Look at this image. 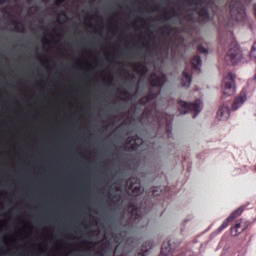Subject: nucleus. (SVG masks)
<instances>
[{
	"mask_svg": "<svg viewBox=\"0 0 256 256\" xmlns=\"http://www.w3.org/2000/svg\"><path fill=\"white\" fill-rule=\"evenodd\" d=\"M148 81L152 88L149 89L146 96L139 99V105L145 106L147 103H150V101H153L159 97L161 94V87L167 83V76H165L163 73L157 74L154 72L150 75Z\"/></svg>",
	"mask_w": 256,
	"mask_h": 256,
	"instance_id": "1",
	"label": "nucleus"
},
{
	"mask_svg": "<svg viewBox=\"0 0 256 256\" xmlns=\"http://www.w3.org/2000/svg\"><path fill=\"white\" fill-rule=\"evenodd\" d=\"M128 213H129V219L127 221L128 227H136L138 229H141V227H145L148 222L145 224H142L143 222V213L141 212V208L136 207L135 204L129 203L128 206Z\"/></svg>",
	"mask_w": 256,
	"mask_h": 256,
	"instance_id": "2",
	"label": "nucleus"
},
{
	"mask_svg": "<svg viewBox=\"0 0 256 256\" xmlns=\"http://www.w3.org/2000/svg\"><path fill=\"white\" fill-rule=\"evenodd\" d=\"M229 9L231 18L234 19V21H245L247 13L245 12V5H243L241 1L231 0L229 2Z\"/></svg>",
	"mask_w": 256,
	"mask_h": 256,
	"instance_id": "3",
	"label": "nucleus"
},
{
	"mask_svg": "<svg viewBox=\"0 0 256 256\" xmlns=\"http://www.w3.org/2000/svg\"><path fill=\"white\" fill-rule=\"evenodd\" d=\"M201 103L200 99H196L193 103L180 100L178 101V111L183 115L192 111L193 118L195 119V117L201 113Z\"/></svg>",
	"mask_w": 256,
	"mask_h": 256,
	"instance_id": "4",
	"label": "nucleus"
},
{
	"mask_svg": "<svg viewBox=\"0 0 256 256\" xmlns=\"http://www.w3.org/2000/svg\"><path fill=\"white\" fill-rule=\"evenodd\" d=\"M194 5V11L198 15L200 23H209L211 14L209 13V6L205 5V0H196Z\"/></svg>",
	"mask_w": 256,
	"mask_h": 256,
	"instance_id": "5",
	"label": "nucleus"
},
{
	"mask_svg": "<svg viewBox=\"0 0 256 256\" xmlns=\"http://www.w3.org/2000/svg\"><path fill=\"white\" fill-rule=\"evenodd\" d=\"M237 91L235 87V75L233 73H228L222 82V93L227 97H231V95H235Z\"/></svg>",
	"mask_w": 256,
	"mask_h": 256,
	"instance_id": "6",
	"label": "nucleus"
},
{
	"mask_svg": "<svg viewBox=\"0 0 256 256\" xmlns=\"http://www.w3.org/2000/svg\"><path fill=\"white\" fill-rule=\"evenodd\" d=\"M126 185L128 186V191L137 197L143 193V188H141V179L138 177H131L127 180Z\"/></svg>",
	"mask_w": 256,
	"mask_h": 256,
	"instance_id": "7",
	"label": "nucleus"
},
{
	"mask_svg": "<svg viewBox=\"0 0 256 256\" xmlns=\"http://www.w3.org/2000/svg\"><path fill=\"white\" fill-rule=\"evenodd\" d=\"M249 227H251L250 221L240 219L236 221L234 226L231 227L230 233L232 237H237L238 235H241L243 231H245L246 229H249Z\"/></svg>",
	"mask_w": 256,
	"mask_h": 256,
	"instance_id": "8",
	"label": "nucleus"
},
{
	"mask_svg": "<svg viewBox=\"0 0 256 256\" xmlns=\"http://www.w3.org/2000/svg\"><path fill=\"white\" fill-rule=\"evenodd\" d=\"M180 243L179 241H176L175 239H171L168 242H164L161 247V255L162 256H169L177 247H179Z\"/></svg>",
	"mask_w": 256,
	"mask_h": 256,
	"instance_id": "9",
	"label": "nucleus"
},
{
	"mask_svg": "<svg viewBox=\"0 0 256 256\" xmlns=\"http://www.w3.org/2000/svg\"><path fill=\"white\" fill-rule=\"evenodd\" d=\"M247 101V89L243 88L240 92V94L234 98V101L232 103V109L233 111H237L239 107L243 105Z\"/></svg>",
	"mask_w": 256,
	"mask_h": 256,
	"instance_id": "10",
	"label": "nucleus"
},
{
	"mask_svg": "<svg viewBox=\"0 0 256 256\" xmlns=\"http://www.w3.org/2000/svg\"><path fill=\"white\" fill-rule=\"evenodd\" d=\"M241 57H243V55L241 54V50L239 49V46L230 48L227 53V59L231 61L232 65H235L238 61H240Z\"/></svg>",
	"mask_w": 256,
	"mask_h": 256,
	"instance_id": "11",
	"label": "nucleus"
},
{
	"mask_svg": "<svg viewBox=\"0 0 256 256\" xmlns=\"http://www.w3.org/2000/svg\"><path fill=\"white\" fill-rule=\"evenodd\" d=\"M128 145L130 146V151H138L139 147H143V138L139 136H133L128 143L125 145V149H127Z\"/></svg>",
	"mask_w": 256,
	"mask_h": 256,
	"instance_id": "12",
	"label": "nucleus"
},
{
	"mask_svg": "<svg viewBox=\"0 0 256 256\" xmlns=\"http://www.w3.org/2000/svg\"><path fill=\"white\" fill-rule=\"evenodd\" d=\"M231 114L229 113V106L223 105L217 111V119L219 121H227Z\"/></svg>",
	"mask_w": 256,
	"mask_h": 256,
	"instance_id": "13",
	"label": "nucleus"
},
{
	"mask_svg": "<svg viewBox=\"0 0 256 256\" xmlns=\"http://www.w3.org/2000/svg\"><path fill=\"white\" fill-rule=\"evenodd\" d=\"M191 70H189V68H185L184 71L182 72V78H181V84L182 87H190L191 85Z\"/></svg>",
	"mask_w": 256,
	"mask_h": 256,
	"instance_id": "14",
	"label": "nucleus"
},
{
	"mask_svg": "<svg viewBox=\"0 0 256 256\" xmlns=\"http://www.w3.org/2000/svg\"><path fill=\"white\" fill-rule=\"evenodd\" d=\"M245 209H247V205L240 206L228 216V219L233 221L234 219L241 217Z\"/></svg>",
	"mask_w": 256,
	"mask_h": 256,
	"instance_id": "15",
	"label": "nucleus"
},
{
	"mask_svg": "<svg viewBox=\"0 0 256 256\" xmlns=\"http://www.w3.org/2000/svg\"><path fill=\"white\" fill-rule=\"evenodd\" d=\"M201 56L196 55L192 58L191 60V65H192V69H195L196 71H198V73L201 72Z\"/></svg>",
	"mask_w": 256,
	"mask_h": 256,
	"instance_id": "16",
	"label": "nucleus"
},
{
	"mask_svg": "<svg viewBox=\"0 0 256 256\" xmlns=\"http://www.w3.org/2000/svg\"><path fill=\"white\" fill-rule=\"evenodd\" d=\"M159 31L162 37H169V35H171V31H173V28L169 24H164L159 28Z\"/></svg>",
	"mask_w": 256,
	"mask_h": 256,
	"instance_id": "17",
	"label": "nucleus"
},
{
	"mask_svg": "<svg viewBox=\"0 0 256 256\" xmlns=\"http://www.w3.org/2000/svg\"><path fill=\"white\" fill-rule=\"evenodd\" d=\"M12 25H15L14 31H16V33H24L25 32V24H23V22L13 20Z\"/></svg>",
	"mask_w": 256,
	"mask_h": 256,
	"instance_id": "18",
	"label": "nucleus"
},
{
	"mask_svg": "<svg viewBox=\"0 0 256 256\" xmlns=\"http://www.w3.org/2000/svg\"><path fill=\"white\" fill-rule=\"evenodd\" d=\"M165 136L168 137V139H171L173 137V131L171 127V121L168 120L167 118L165 119Z\"/></svg>",
	"mask_w": 256,
	"mask_h": 256,
	"instance_id": "19",
	"label": "nucleus"
},
{
	"mask_svg": "<svg viewBox=\"0 0 256 256\" xmlns=\"http://www.w3.org/2000/svg\"><path fill=\"white\" fill-rule=\"evenodd\" d=\"M136 73H139V75H146V73L149 71V68L145 64H138L136 68H134Z\"/></svg>",
	"mask_w": 256,
	"mask_h": 256,
	"instance_id": "20",
	"label": "nucleus"
},
{
	"mask_svg": "<svg viewBox=\"0 0 256 256\" xmlns=\"http://www.w3.org/2000/svg\"><path fill=\"white\" fill-rule=\"evenodd\" d=\"M178 11H181V8H178L177 10L172 9L171 11H165L163 14L164 21H169V19H171V14L173 15V17H177Z\"/></svg>",
	"mask_w": 256,
	"mask_h": 256,
	"instance_id": "21",
	"label": "nucleus"
},
{
	"mask_svg": "<svg viewBox=\"0 0 256 256\" xmlns=\"http://www.w3.org/2000/svg\"><path fill=\"white\" fill-rule=\"evenodd\" d=\"M233 220L229 219V216L227 217L226 220L222 222V224L219 226L217 229L218 233H221L224 229H227L229 227V223H231Z\"/></svg>",
	"mask_w": 256,
	"mask_h": 256,
	"instance_id": "22",
	"label": "nucleus"
},
{
	"mask_svg": "<svg viewBox=\"0 0 256 256\" xmlns=\"http://www.w3.org/2000/svg\"><path fill=\"white\" fill-rule=\"evenodd\" d=\"M152 115H153V111L149 108H145L142 113V119H151Z\"/></svg>",
	"mask_w": 256,
	"mask_h": 256,
	"instance_id": "23",
	"label": "nucleus"
},
{
	"mask_svg": "<svg viewBox=\"0 0 256 256\" xmlns=\"http://www.w3.org/2000/svg\"><path fill=\"white\" fill-rule=\"evenodd\" d=\"M250 58L256 61V42L253 43L251 51H250Z\"/></svg>",
	"mask_w": 256,
	"mask_h": 256,
	"instance_id": "24",
	"label": "nucleus"
},
{
	"mask_svg": "<svg viewBox=\"0 0 256 256\" xmlns=\"http://www.w3.org/2000/svg\"><path fill=\"white\" fill-rule=\"evenodd\" d=\"M152 195L153 197H159V195H161V188L152 187Z\"/></svg>",
	"mask_w": 256,
	"mask_h": 256,
	"instance_id": "25",
	"label": "nucleus"
},
{
	"mask_svg": "<svg viewBox=\"0 0 256 256\" xmlns=\"http://www.w3.org/2000/svg\"><path fill=\"white\" fill-rule=\"evenodd\" d=\"M197 51H198V53H204V54H206L207 55V53H209V50H207L205 47H203V45H198L197 46Z\"/></svg>",
	"mask_w": 256,
	"mask_h": 256,
	"instance_id": "26",
	"label": "nucleus"
},
{
	"mask_svg": "<svg viewBox=\"0 0 256 256\" xmlns=\"http://www.w3.org/2000/svg\"><path fill=\"white\" fill-rule=\"evenodd\" d=\"M110 197H112L113 201H117V202L121 201L122 199L121 194H110Z\"/></svg>",
	"mask_w": 256,
	"mask_h": 256,
	"instance_id": "27",
	"label": "nucleus"
},
{
	"mask_svg": "<svg viewBox=\"0 0 256 256\" xmlns=\"http://www.w3.org/2000/svg\"><path fill=\"white\" fill-rule=\"evenodd\" d=\"M99 253L101 256H109L110 255V252H109V250H107V248H101Z\"/></svg>",
	"mask_w": 256,
	"mask_h": 256,
	"instance_id": "28",
	"label": "nucleus"
},
{
	"mask_svg": "<svg viewBox=\"0 0 256 256\" xmlns=\"http://www.w3.org/2000/svg\"><path fill=\"white\" fill-rule=\"evenodd\" d=\"M63 3H67V0H55L56 7H61Z\"/></svg>",
	"mask_w": 256,
	"mask_h": 256,
	"instance_id": "29",
	"label": "nucleus"
},
{
	"mask_svg": "<svg viewBox=\"0 0 256 256\" xmlns=\"http://www.w3.org/2000/svg\"><path fill=\"white\" fill-rule=\"evenodd\" d=\"M195 1H197V0H186V3L188 5V7H193V5H195Z\"/></svg>",
	"mask_w": 256,
	"mask_h": 256,
	"instance_id": "30",
	"label": "nucleus"
},
{
	"mask_svg": "<svg viewBox=\"0 0 256 256\" xmlns=\"http://www.w3.org/2000/svg\"><path fill=\"white\" fill-rule=\"evenodd\" d=\"M138 21H141L143 25H147V20L144 17H138Z\"/></svg>",
	"mask_w": 256,
	"mask_h": 256,
	"instance_id": "31",
	"label": "nucleus"
},
{
	"mask_svg": "<svg viewBox=\"0 0 256 256\" xmlns=\"http://www.w3.org/2000/svg\"><path fill=\"white\" fill-rule=\"evenodd\" d=\"M108 82H109V85H113V76H109Z\"/></svg>",
	"mask_w": 256,
	"mask_h": 256,
	"instance_id": "32",
	"label": "nucleus"
},
{
	"mask_svg": "<svg viewBox=\"0 0 256 256\" xmlns=\"http://www.w3.org/2000/svg\"><path fill=\"white\" fill-rule=\"evenodd\" d=\"M122 95H125L126 97H128V95H131V93L129 91H124L121 92Z\"/></svg>",
	"mask_w": 256,
	"mask_h": 256,
	"instance_id": "33",
	"label": "nucleus"
},
{
	"mask_svg": "<svg viewBox=\"0 0 256 256\" xmlns=\"http://www.w3.org/2000/svg\"><path fill=\"white\" fill-rule=\"evenodd\" d=\"M159 128L161 129L163 127V120H158Z\"/></svg>",
	"mask_w": 256,
	"mask_h": 256,
	"instance_id": "34",
	"label": "nucleus"
},
{
	"mask_svg": "<svg viewBox=\"0 0 256 256\" xmlns=\"http://www.w3.org/2000/svg\"><path fill=\"white\" fill-rule=\"evenodd\" d=\"M60 15H63V17H65V19H68L67 13L63 12Z\"/></svg>",
	"mask_w": 256,
	"mask_h": 256,
	"instance_id": "35",
	"label": "nucleus"
},
{
	"mask_svg": "<svg viewBox=\"0 0 256 256\" xmlns=\"http://www.w3.org/2000/svg\"><path fill=\"white\" fill-rule=\"evenodd\" d=\"M5 3V0H0V5H3Z\"/></svg>",
	"mask_w": 256,
	"mask_h": 256,
	"instance_id": "36",
	"label": "nucleus"
},
{
	"mask_svg": "<svg viewBox=\"0 0 256 256\" xmlns=\"http://www.w3.org/2000/svg\"><path fill=\"white\" fill-rule=\"evenodd\" d=\"M188 17H190V19H193V14H189Z\"/></svg>",
	"mask_w": 256,
	"mask_h": 256,
	"instance_id": "37",
	"label": "nucleus"
},
{
	"mask_svg": "<svg viewBox=\"0 0 256 256\" xmlns=\"http://www.w3.org/2000/svg\"><path fill=\"white\" fill-rule=\"evenodd\" d=\"M116 191H121V189L118 187V188H116Z\"/></svg>",
	"mask_w": 256,
	"mask_h": 256,
	"instance_id": "38",
	"label": "nucleus"
},
{
	"mask_svg": "<svg viewBox=\"0 0 256 256\" xmlns=\"http://www.w3.org/2000/svg\"><path fill=\"white\" fill-rule=\"evenodd\" d=\"M18 256H25V254H19Z\"/></svg>",
	"mask_w": 256,
	"mask_h": 256,
	"instance_id": "39",
	"label": "nucleus"
},
{
	"mask_svg": "<svg viewBox=\"0 0 256 256\" xmlns=\"http://www.w3.org/2000/svg\"><path fill=\"white\" fill-rule=\"evenodd\" d=\"M145 45H149V42L145 43Z\"/></svg>",
	"mask_w": 256,
	"mask_h": 256,
	"instance_id": "40",
	"label": "nucleus"
}]
</instances>
